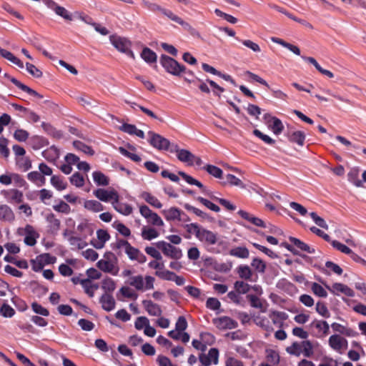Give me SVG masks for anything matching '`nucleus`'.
Instances as JSON below:
<instances>
[{
	"instance_id": "nucleus-59",
	"label": "nucleus",
	"mask_w": 366,
	"mask_h": 366,
	"mask_svg": "<svg viewBox=\"0 0 366 366\" xmlns=\"http://www.w3.org/2000/svg\"><path fill=\"white\" fill-rule=\"evenodd\" d=\"M332 245L334 248H335L336 249L340 251L341 252L344 253V254H350L352 253V249H350L347 246L342 244L341 242L337 241V240H333L332 241Z\"/></svg>"
},
{
	"instance_id": "nucleus-16",
	"label": "nucleus",
	"mask_w": 366,
	"mask_h": 366,
	"mask_svg": "<svg viewBox=\"0 0 366 366\" xmlns=\"http://www.w3.org/2000/svg\"><path fill=\"white\" fill-rule=\"evenodd\" d=\"M327 288L332 293H334L335 290H337L350 297H352L355 296L354 291L347 285H343L342 283H335L332 285V288L330 287L329 286H327Z\"/></svg>"
},
{
	"instance_id": "nucleus-43",
	"label": "nucleus",
	"mask_w": 366,
	"mask_h": 366,
	"mask_svg": "<svg viewBox=\"0 0 366 366\" xmlns=\"http://www.w3.org/2000/svg\"><path fill=\"white\" fill-rule=\"evenodd\" d=\"M102 288L105 293L109 294L116 289V284L112 278L107 277L102 281Z\"/></svg>"
},
{
	"instance_id": "nucleus-23",
	"label": "nucleus",
	"mask_w": 366,
	"mask_h": 366,
	"mask_svg": "<svg viewBox=\"0 0 366 366\" xmlns=\"http://www.w3.org/2000/svg\"><path fill=\"white\" fill-rule=\"evenodd\" d=\"M342 336L339 335H332L328 340L330 347L335 351L342 354L341 351Z\"/></svg>"
},
{
	"instance_id": "nucleus-47",
	"label": "nucleus",
	"mask_w": 366,
	"mask_h": 366,
	"mask_svg": "<svg viewBox=\"0 0 366 366\" xmlns=\"http://www.w3.org/2000/svg\"><path fill=\"white\" fill-rule=\"evenodd\" d=\"M51 184L59 191L64 190L66 188L67 184L64 182L62 179L59 177L54 175L51 178Z\"/></svg>"
},
{
	"instance_id": "nucleus-34",
	"label": "nucleus",
	"mask_w": 366,
	"mask_h": 366,
	"mask_svg": "<svg viewBox=\"0 0 366 366\" xmlns=\"http://www.w3.org/2000/svg\"><path fill=\"white\" fill-rule=\"evenodd\" d=\"M142 237L144 239L152 240L159 237V232L154 228H147L144 227L142 230Z\"/></svg>"
},
{
	"instance_id": "nucleus-13",
	"label": "nucleus",
	"mask_w": 366,
	"mask_h": 366,
	"mask_svg": "<svg viewBox=\"0 0 366 366\" xmlns=\"http://www.w3.org/2000/svg\"><path fill=\"white\" fill-rule=\"evenodd\" d=\"M238 214H239V216H241V217H242L243 219L247 220L248 222H251L252 224L257 227H259L262 228L267 227L266 223L262 219L250 214L246 211L239 210Z\"/></svg>"
},
{
	"instance_id": "nucleus-42",
	"label": "nucleus",
	"mask_w": 366,
	"mask_h": 366,
	"mask_svg": "<svg viewBox=\"0 0 366 366\" xmlns=\"http://www.w3.org/2000/svg\"><path fill=\"white\" fill-rule=\"evenodd\" d=\"M97 264L101 270L106 272H112L114 268V263L109 260L100 259Z\"/></svg>"
},
{
	"instance_id": "nucleus-3",
	"label": "nucleus",
	"mask_w": 366,
	"mask_h": 366,
	"mask_svg": "<svg viewBox=\"0 0 366 366\" xmlns=\"http://www.w3.org/2000/svg\"><path fill=\"white\" fill-rule=\"evenodd\" d=\"M157 248L160 249L163 254L172 259H179L182 257V252L180 248L176 247L164 241H159L154 243Z\"/></svg>"
},
{
	"instance_id": "nucleus-32",
	"label": "nucleus",
	"mask_w": 366,
	"mask_h": 366,
	"mask_svg": "<svg viewBox=\"0 0 366 366\" xmlns=\"http://www.w3.org/2000/svg\"><path fill=\"white\" fill-rule=\"evenodd\" d=\"M0 217L6 221H13L14 219V214L11 209L7 205L0 206Z\"/></svg>"
},
{
	"instance_id": "nucleus-29",
	"label": "nucleus",
	"mask_w": 366,
	"mask_h": 366,
	"mask_svg": "<svg viewBox=\"0 0 366 366\" xmlns=\"http://www.w3.org/2000/svg\"><path fill=\"white\" fill-rule=\"evenodd\" d=\"M229 254L231 256H234V257L242 258V259H245L249 257V252L248 249L245 247H237L232 249L229 251Z\"/></svg>"
},
{
	"instance_id": "nucleus-26",
	"label": "nucleus",
	"mask_w": 366,
	"mask_h": 366,
	"mask_svg": "<svg viewBox=\"0 0 366 366\" xmlns=\"http://www.w3.org/2000/svg\"><path fill=\"white\" fill-rule=\"evenodd\" d=\"M76 100L79 104L87 109L95 108L98 105L97 101L87 96L78 97Z\"/></svg>"
},
{
	"instance_id": "nucleus-52",
	"label": "nucleus",
	"mask_w": 366,
	"mask_h": 366,
	"mask_svg": "<svg viewBox=\"0 0 366 366\" xmlns=\"http://www.w3.org/2000/svg\"><path fill=\"white\" fill-rule=\"evenodd\" d=\"M37 257L38 259H40V261L43 263L44 265L54 264L56 260V257L52 256L49 253H44L38 255Z\"/></svg>"
},
{
	"instance_id": "nucleus-9",
	"label": "nucleus",
	"mask_w": 366,
	"mask_h": 366,
	"mask_svg": "<svg viewBox=\"0 0 366 366\" xmlns=\"http://www.w3.org/2000/svg\"><path fill=\"white\" fill-rule=\"evenodd\" d=\"M4 76L8 79H9L14 85H16L19 89H21L22 91L28 93L29 94L36 97L39 99H42L43 96L40 94H39L35 90L31 89L28 86L24 84L19 80H17L16 78L11 76L9 74L5 73L4 74Z\"/></svg>"
},
{
	"instance_id": "nucleus-8",
	"label": "nucleus",
	"mask_w": 366,
	"mask_h": 366,
	"mask_svg": "<svg viewBox=\"0 0 366 366\" xmlns=\"http://www.w3.org/2000/svg\"><path fill=\"white\" fill-rule=\"evenodd\" d=\"M94 195L99 200L105 202L111 199L114 201L115 199H119L118 193L115 190L108 192L104 189H97L94 191Z\"/></svg>"
},
{
	"instance_id": "nucleus-5",
	"label": "nucleus",
	"mask_w": 366,
	"mask_h": 366,
	"mask_svg": "<svg viewBox=\"0 0 366 366\" xmlns=\"http://www.w3.org/2000/svg\"><path fill=\"white\" fill-rule=\"evenodd\" d=\"M18 233L20 235H25L24 243L28 246L35 245L36 239L39 237V233L30 224H26L24 229L19 228Z\"/></svg>"
},
{
	"instance_id": "nucleus-33",
	"label": "nucleus",
	"mask_w": 366,
	"mask_h": 366,
	"mask_svg": "<svg viewBox=\"0 0 366 366\" xmlns=\"http://www.w3.org/2000/svg\"><path fill=\"white\" fill-rule=\"evenodd\" d=\"M310 327H316L320 331H322L325 335H327L330 332V326L325 320H315L310 324Z\"/></svg>"
},
{
	"instance_id": "nucleus-61",
	"label": "nucleus",
	"mask_w": 366,
	"mask_h": 366,
	"mask_svg": "<svg viewBox=\"0 0 366 366\" xmlns=\"http://www.w3.org/2000/svg\"><path fill=\"white\" fill-rule=\"evenodd\" d=\"M53 208L55 211L64 214H69L71 211L70 206L62 200L59 202V204L54 205Z\"/></svg>"
},
{
	"instance_id": "nucleus-7",
	"label": "nucleus",
	"mask_w": 366,
	"mask_h": 366,
	"mask_svg": "<svg viewBox=\"0 0 366 366\" xmlns=\"http://www.w3.org/2000/svg\"><path fill=\"white\" fill-rule=\"evenodd\" d=\"M213 323L219 330H232L237 328L238 323L229 317L223 316L213 320Z\"/></svg>"
},
{
	"instance_id": "nucleus-10",
	"label": "nucleus",
	"mask_w": 366,
	"mask_h": 366,
	"mask_svg": "<svg viewBox=\"0 0 366 366\" xmlns=\"http://www.w3.org/2000/svg\"><path fill=\"white\" fill-rule=\"evenodd\" d=\"M109 39L112 44L122 53L131 46V42L125 38L112 35Z\"/></svg>"
},
{
	"instance_id": "nucleus-62",
	"label": "nucleus",
	"mask_w": 366,
	"mask_h": 366,
	"mask_svg": "<svg viewBox=\"0 0 366 366\" xmlns=\"http://www.w3.org/2000/svg\"><path fill=\"white\" fill-rule=\"evenodd\" d=\"M310 216L317 225L325 229H328V225L326 222L322 217H319L317 213L312 212L310 213Z\"/></svg>"
},
{
	"instance_id": "nucleus-55",
	"label": "nucleus",
	"mask_w": 366,
	"mask_h": 366,
	"mask_svg": "<svg viewBox=\"0 0 366 366\" xmlns=\"http://www.w3.org/2000/svg\"><path fill=\"white\" fill-rule=\"evenodd\" d=\"M8 139L4 137H0V154L5 158L9 156V149L7 147Z\"/></svg>"
},
{
	"instance_id": "nucleus-48",
	"label": "nucleus",
	"mask_w": 366,
	"mask_h": 366,
	"mask_svg": "<svg viewBox=\"0 0 366 366\" xmlns=\"http://www.w3.org/2000/svg\"><path fill=\"white\" fill-rule=\"evenodd\" d=\"M251 265L259 273H264L266 269V264L261 259L257 257L254 258L252 261Z\"/></svg>"
},
{
	"instance_id": "nucleus-53",
	"label": "nucleus",
	"mask_w": 366,
	"mask_h": 366,
	"mask_svg": "<svg viewBox=\"0 0 366 366\" xmlns=\"http://www.w3.org/2000/svg\"><path fill=\"white\" fill-rule=\"evenodd\" d=\"M316 311L318 314L325 318H328L330 316V313L325 303L318 302L316 304Z\"/></svg>"
},
{
	"instance_id": "nucleus-2",
	"label": "nucleus",
	"mask_w": 366,
	"mask_h": 366,
	"mask_svg": "<svg viewBox=\"0 0 366 366\" xmlns=\"http://www.w3.org/2000/svg\"><path fill=\"white\" fill-rule=\"evenodd\" d=\"M197 238L200 242L207 245H214L215 244H218L219 245L227 244L224 241L218 239L217 233H214L204 228H203L202 230L197 231Z\"/></svg>"
},
{
	"instance_id": "nucleus-17",
	"label": "nucleus",
	"mask_w": 366,
	"mask_h": 366,
	"mask_svg": "<svg viewBox=\"0 0 366 366\" xmlns=\"http://www.w3.org/2000/svg\"><path fill=\"white\" fill-rule=\"evenodd\" d=\"M112 206L116 211L124 214L129 215L132 212V207L131 205L119 202V199H115L112 202Z\"/></svg>"
},
{
	"instance_id": "nucleus-31",
	"label": "nucleus",
	"mask_w": 366,
	"mask_h": 366,
	"mask_svg": "<svg viewBox=\"0 0 366 366\" xmlns=\"http://www.w3.org/2000/svg\"><path fill=\"white\" fill-rule=\"evenodd\" d=\"M16 164L24 172H26L31 168V161L28 157H16Z\"/></svg>"
},
{
	"instance_id": "nucleus-30",
	"label": "nucleus",
	"mask_w": 366,
	"mask_h": 366,
	"mask_svg": "<svg viewBox=\"0 0 366 366\" xmlns=\"http://www.w3.org/2000/svg\"><path fill=\"white\" fill-rule=\"evenodd\" d=\"M84 207L85 209L94 212L104 210V206L97 200H86L84 203Z\"/></svg>"
},
{
	"instance_id": "nucleus-22",
	"label": "nucleus",
	"mask_w": 366,
	"mask_h": 366,
	"mask_svg": "<svg viewBox=\"0 0 366 366\" xmlns=\"http://www.w3.org/2000/svg\"><path fill=\"white\" fill-rule=\"evenodd\" d=\"M181 213V210L177 207H171L169 209H164L162 211V214L168 221L180 219Z\"/></svg>"
},
{
	"instance_id": "nucleus-39",
	"label": "nucleus",
	"mask_w": 366,
	"mask_h": 366,
	"mask_svg": "<svg viewBox=\"0 0 366 366\" xmlns=\"http://www.w3.org/2000/svg\"><path fill=\"white\" fill-rule=\"evenodd\" d=\"M225 179L222 182V184H229L232 186L244 187L243 182L233 174H228L225 176Z\"/></svg>"
},
{
	"instance_id": "nucleus-38",
	"label": "nucleus",
	"mask_w": 366,
	"mask_h": 366,
	"mask_svg": "<svg viewBox=\"0 0 366 366\" xmlns=\"http://www.w3.org/2000/svg\"><path fill=\"white\" fill-rule=\"evenodd\" d=\"M184 80L186 81H187L188 83H193L194 84H196V83L198 82L199 83L198 87L202 92H204L206 94L210 93V89H209V86H207V83L204 82L202 79L197 78V77H196L195 79H189L185 77Z\"/></svg>"
},
{
	"instance_id": "nucleus-41",
	"label": "nucleus",
	"mask_w": 366,
	"mask_h": 366,
	"mask_svg": "<svg viewBox=\"0 0 366 366\" xmlns=\"http://www.w3.org/2000/svg\"><path fill=\"white\" fill-rule=\"evenodd\" d=\"M141 6L143 8L147 9L148 10L153 11V12H162V10L163 9V7L158 5L156 3H153L147 0H142L141 1Z\"/></svg>"
},
{
	"instance_id": "nucleus-56",
	"label": "nucleus",
	"mask_w": 366,
	"mask_h": 366,
	"mask_svg": "<svg viewBox=\"0 0 366 366\" xmlns=\"http://www.w3.org/2000/svg\"><path fill=\"white\" fill-rule=\"evenodd\" d=\"M155 274L159 277V278L168 280V281H173V279L175 276V273L169 270H164V271H156Z\"/></svg>"
},
{
	"instance_id": "nucleus-12",
	"label": "nucleus",
	"mask_w": 366,
	"mask_h": 366,
	"mask_svg": "<svg viewBox=\"0 0 366 366\" xmlns=\"http://www.w3.org/2000/svg\"><path fill=\"white\" fill-rule=\"evenodd\" d=\"M285 135L290 142L296 143L301 147L305 144V134L303 132L289 129Z\"/></svg>"
},
{
	"instance_id": "nucleus-35",
	"label": "nucleus",
	"mask_w": 366,
	"mask_h": 366,
	"mask_svg": "<svg viewBox=\"0 0 366 366\" xmlns=\"http://www.w3.org/2000/svg\"><path fill=\"white\" fill-rule=\"evenodd\" d=\"M73 146L77 150H79L86 154H89L91 156L94 154V151L93 150V149L91 147L85 144L84 143H83L80 141H78V140L74 141Z\"/></svg>"
},
{
	"instance_id": "nucleus-21",
	"label": "nucleus",
	"mask_w": 366,
	"mask_h": 366,
	"mask_svg": "<svg viewBox=\"0 0 366 366\" xmlns=\"http://www.w3.org/2000/svg\"><path fill=\"white\" fill-rule=\"evenodd\" d=\"M359 169L352 168L347 174L348 181L355 185L357 187H362V182L359 179Z\"/></svg>"
},
{
	"instance_id": "nucleus-51",
	"label": "nucleus",
	"mask_w": 366,
	"mask_h": 366,
	"mask_svg": "<svg viewBox=\"0 0 366 366\" xmlns=\"http://www.w3.org/2000/svg\"><path fill=\"white\" fill-rule=\"evenodd\" d=\"M0 314L4 317H11L14 315V310L6 303H4L0 308Z\"/></svg>"
},
{
	"instance_id": "nucleus-27",
	"label": "nucleus",
	"mask_w": 366,
	"mask_h": 366,
	"mask_svg": "<svg viewBox=\"0 0 366 366\" xmlns=\"http://www.w3.org/2000/svg\"><path fill=\"white\" fill-rule=\"evenodd\" d=\"M41 127L48 134L53 137L54 138L61 139L63 137L62 132H61L60 130H57L50 124L42 122Z\"/></svg>"
},
{
	"instance_id": "nucleus-50",
	"label": "nucleus",
	"mask_w": 366,
	"mask_h": 366,
	"mask_svg": "<svg viewBox=\"0 0 366 366\" xmlns=\"http://www.w3.org/2000/svg\"><path fill=\"white\" fill-rule=\"evenodd\" d=\"M31 309L32 310L38 314V315H42V316H44V317H47L49 315V310L42 307L41 305H39V303L36 302H34L32 304H31Z\"/></svg>"
},
{
	"instance_id": "nucleus-58",
	"label": "nucleus",
	"mask_w": 366,
	"mask_h": 366,
	"mask_svg": "<svg viewBox=\"0 0 366 366\" xmlns=\"http://www.w3.org/2000/svg\"><path fill=\"white\" fill-rule=\"evenodd\" d=\"M197 200L201 202L202 204H204L205 207H207L208 209H211L212 211L218 212L220 210V208L216 205L215 204L212 203V202L209 201L207 199H204L202 197H198L197 198Z\"/></svg>"
},
{
	"instance_id": "nucleus-28",
	"label": "nucleus",
	"mask_w": 366,
	"mask_h": 366,
	"mask_svg": "<svg viewBox=\"0 0 366 366\" xmlns=\"http://www.w3.org/2000/svg\"><path fill=\"white\" fill-rule=\"evenodd\" d=\"M141 197L155 208L159 209L162 207V203L158 200V199L147 192H143L141 194Z\"/></svg>"
},
{
	"instance_id": "nucleus-36",
	"label": "nucleus",
	"mask_w": 366,
	"mask_h": 366,
	"mask_svg": "<svg viewBox=\"0 0 366 366\" xmlns=\"http://www.w3.org/2000/svg\"><path fill=\"white\" fill-rule=\"evenodd\" d=\"M122 245L125 246V253L131 260H135L139 249L132 247L129 242H122Z\"/></svg>"
},
{
	"instance_id": "nucleus-24",
	"label": "nucleus",
	"mask_w": 366,
	"mask_h": 366,
	"mask_svg": "<svg viewBox=\"0 0 366 366\" xmlns=\"http://www.w3.org/2000/svg\"><path fill=\"white\" fill-rule=\"evenodd\" d=\"M271 119L272 123L269 124L268 128L270 129L274 134L279 135L283 132L285 128L284 125L282 121L276 117Z\"/></svg>"
},
{
	"instance_id": "nucleus-15",
	"label": "nucleus",
	"mask_w": 366,
	"mask_h": 366,
	"mask_svg": "<svg viewBox=\"0 0 366 366\" xmlns=\"http://www.w3.org/2000/svg\"><path fill=\"white\" fill-rule=\"evenodd\" d=\"M237 272L241 279L247 281L255 282V280H252L253 272L250 267L246 264H241L237 268Z\"/></svg>"
},
{
	"instance_id": "nucleus-45",
	"label": "nucleus",
	"mask_w": 366,
	"mask_h": 366,
	"mask_svg": "<svg viewBox=\"0 0 366 366\" xmlns=\"http://www.w3.org/2000/svg\"><path fill=\"white\" fill-rule=\"evenodd\" d=\"M286 351L290 355L299 357L302 353V342H294L291 346L286 348Z\"/></svg>"
},
{
	"instance_id": "nucleus-60",
	"label": "nucleus",
	"mask_w": 366,
	"mask_h": 366,
	"mask_svg": "<svg viewBox=\"0 0 366 366\" xmlns=\"http://www.w3.org/2000/svg\"><path fill=\"white\" fill-rule=\"evenodd\" d=\"M29 132L24 129H18L14 132V137L18 142H25L29 137Z\"/></svg>"
},
{
	"instance_id": "nucleus-25",
	"label": "nucleus",
	"mask_w": 366,
	"mask_h": 366,
	"mask_svg": "<svg viewBox=\"0 0 366 366\" xmlns=\"http://www.w3.org/2000/svg\"><path fill=\"white\" fill-rule=\"evenodd\" d=\"M94 182L98 186H107L109 184V178L102 172L95 171L92 173Z\"/></svg>"
},
{
	"instance_id": "nucleus-46",
	"label": "nucleus",
	"mask_w": 366,
	"mask_h": 366,
	"mask_svg": "<svg viewBox=\"0 0 366 366\" xmlns=\"http://www.w3.org/2000/svg\"><path fill=\"white\" fill-rule=\"evenodd\" d=\"M70 182L76 187H81L84 184V177L79 172L74 173L69 178Z\"/></svg>"
},
{
	"instance_id": "nucleus-14",
	"label": "nucleus",
	"mask_w": 366,
	"mask_h": 366,
	"mask_svg": "<svg viewBox=\"0 0 366 366\" xmlns=\"http://www.w3.org/2000/svg\"><path fill=\"white\" fill-rule=\"evenodd\" d=\"M99 302L102 304V308L107 312H110L115 308V300L110 294L104 293L102 295L99 299Z\"/></svg>"
},
{
	"instance_id": "nucleus-11",
	"label": "nucleus",
	"mask_w": 366,
	"mask_h": 366,
	"mask_svg": "<svg viewBox=\"0 0 366 366\" xmlns=\"http://www.w3.org/2000/svg\"><path fill=\"white\" fill-rule=\"evenodd\" d=\"M142 305L150 316L160 317L162 314L160 305L154 303L152 300H143Z\"/></svg>"
},
{
	"instance_id": "nucleus-18",
	"label": "nucleus",
	"mask_w": 366,
	"mask_h": 366,
	"mask_svg": "<svg viewBox=\"0 0 366 366\" xmlns=\"http://www.w3.org/2000/svg\"><path fill=\"white\" fill-rule=\"evenodd\" d=\"M46 221L49 223V232L53 234H56L60 229V220L56 219L53 213H51L47 215Z\"/></svg>"
},
{
	"instance_id": "nucleus-49",
	"label": "nucleus",
	"mask_w": 366,
	"mask_h": 366,
	"mask_svg": "<svg viewBox=\"0 0 366 366\" xmlns=\"http://www.w3.org/2000/svg\"><path fill=\"white\" fill-rule=\"evenodd\" d=\"M129 285L134 287L137 290L144 288V280L142 275L134 276L130 278Z\"/></svg>"
},
{
	"instance_id": "nucleus-19",
	"label": "nucleus",
	"mask_w": 366,
	"mask_h": 366,
	"mask_svg": "<svg viewBox=\"0 0 366 366\" xmlns=\"http://www.w3.org/2000/svg\"><path fill=\"white\" fill-rule=\"evenodd\" d=\"M140 56L144 61L149 64L156 63L157 60V54L148 47H144L142 49Z\"/></svg>"
},
{
	"instance_id": "nucleus-6",
	"label": "nucleus",
	"mask_w": 366,
	"mask_h": 366,
	"mask_svg": "<svg viewBox=\"0 0 366 366\" xmlns=\"http://www.w3.org/2000/svg\"><path fill=\"white\" fill-rule=\"evenodd\" d=\"M171 153H177V159L184 163H187L189 166H192V158H194V154L189 150L179 149L177 144H172Z\"/></svg>"
},
{
	"instance_id": "nucleus-63",
	"label": "nucleus",
	"mask_w": 366,
	"mask_h": 366,
	"mask_svg": "<svg viewBox=\"0 0 366 366\" xmlns=\"http://www.w3.org/2000/svg\"><path fill=\"white\" fill-rule=\"evenodd\" d=\"M253 134L258 138L261 139L263 142H264L267 144H274L275 143V140L272 139L268 135L263 134L259 129H254L253 131Z\"/></svg>"
},
{
	"instance_id": "nucleus-20",
	"label": "nucleus",
	"mask_w": 366,
	"mask_h": 366,
	"mask_svg": "<svg viewBox=\"0 0 366 366\" xmlns=\"http://www.w3.org/2000/svg\"><path fill=\"white\" fill-rule=\"evenodd\" d=\"M289 240L291 243L293 244L294 246H295L301 251L307 252L310 254H313L315 252L314 248L310 247L307 244L303 242L296 237H290Z\"/></svg>"
},
{
	"instance_id": "nucleus-40",
	"label": "nucleus",
	"mask_w": 366,
	"mask_h": 366,
	"mask_svg": "<svg viewBox=\"0 0 366 366\" xmlns=\"http://www.w3.org/2000/svg\"><path fill=\"white\" fill-rule=\"evenodd\" d=\"M203 169L206 170L209 174L212 175L213 177L221 179L222 178L223 172L222 170L212 164H207L203 167Z\"/></svg>"
},
{
	"instance_id": "nucleus-4",
	"label": "nucleus",
	"mask_w": 366,
	"mask_h": 366,
	"mask_svg": "<svg viewBox=\"0 0 366 366\" xmlns=\"http://www.w3.org/2000/svg\"><path fill=\"white\" fill-rule=\"evenodd\" d=\"M148 136L149 137V142L153 147L159 150L170 152L173 143H170L167 139L152 131L148 132Z\"/></svg>"
},
{
	"instance_id": "nucleus-64",
	"label": "nucleus",
	"mask_w": 366,
	"mask_h": 366,
	"mask_svg": "<svg viewBox=\"0 0 366 366\" xmlns=\"http://www.w3.org/2000/svg\"><path fill=\"white\" fill-rule=\"evenodd\" d=\"M187 327V322L184 316H179L175 324V330L178 332H184Z\"/></svg>"
},
{
	"instance_id": "nucleus-54",
	"label": "nucleus",
	"mask_w": 366,
	"mask_h": 366,
	"mask_svg": "<svg viewBox=\"0 0 366 366\" xmlns=\"http://www.w3.org/2000/svg\"><path fill=\"white\" fill-rule=\"evenodd\" d=\"M311 289L315 295L320 297H326L327 292L326 290L319 284L314 282L312 285Z\"/></svg>"
},
{
	"instance_id": "nucleus-37",
	"label": "nucleus",
	"mask_w": 366,
	"mask_h": 366,
	"mask_svg": "<svg viewBox=\"0 0 366 366\" xmlns=\"http://www.w3.org/2000/svg\"><path fill=\"white\" fill-rule=\"evenodd\" d=\"M234 288L238 294H247L251 290V285L244 281H236Z\"/></svg>"
},
{
	"instance_id": "nucleus-44",
	"label": "nucleus",
	"mask_w": 366,
	"mask_h": 366,
	"mask_svg": "<svg viewBox=\"0 0 366 366\" xmlns=\"http://www.w3.org/2000/svg\"><path fill=\"white\" fill-rule=\"evenodd\" d=\"M302 352L306 357H310L313 355V345L310 340L302 342Z\"/></svg>"
},
{
	"instance_id": "nucleus-57",
	"label": "nucleus",
	"mask_w": 366,
	"mask_h": 366,
	"mask_svg": "<svg viewBox=\"0 0 366 366\" xmlns=\"http://www.w3.org/2000/svg\"><path fill=\"white\" fill-rule=\"evenodd\" d=\"M119 151L122 155H124V157L130 159L131 160H132L135 162H139L142 160V159L139 156L129 152L127 149H126L125 148H124L122 147H119Z\"/></svg>"
},
{
	"instance_id": "nucleus-1",
	"label": "nucleus",
	"mask_w": 366,
	"mask_h": 366,
	"mask_svg": "<svg viewBox=\"0 0 366 366\" xmlns=\"http://www.w3.org/2000/svg\"><path fill=\"white\" fill-rule=\"evenodd\" d=\"M159 63L165 71L172 75L179 76L182 73L184 72L188 75L194 76L192 71H187L186 67L184 65L179 64L174 59L166 54L161 55Z\"/></svg>"
}]
</instances>
